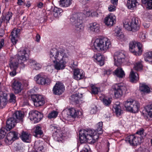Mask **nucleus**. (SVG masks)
I'll list each match as a JSON object with an SVG mask.
<instances>
[{
  "instance_id": "obj_17",
  "label": "nucleus",
  "mask_w": 152,
  "mask_h": 152,
  "mask_svg": "<svg viewBox=\"0 0 152 152\" xmlns=\"http://www.w3.org/2000/svg\"><path fill=\"white\" fill-rule=\"evenodd\" d=\"M17 120L12 115V116L8 119L6 122V130L7 131H9L13 128L18 123Z\"/></svg>"
},
{
  "instance_id": "obj_57",
  "label": "nucleus",
  "mask_w": 152,
  "mask_h": 152,
  "mask_svg": "<svg viewBox=\"0 0 152 152\" xmlns=\"http://www.w3.org/2000/svg\"><path fill=\"white\" fill-rule=\"evenodd\" d=\"M35 67V69L36 70H38L40 69L41 67L42 66L40 64L38 63H36L35 64L34 66Z\"/></svg>"
},
{
  "instance_id": "obj_43",
  "label": "nucleus",
  "mask_w": 152,
  "mask_h": 152,
  "mask_svg": "<svg viewBox=\"0 0 152 152\" xmlns=\"http://www.w3.org/2000/svg\"><path fill=\"white\" fill-rule=\"evenodd\" d=\"M70 100L72 102L75 104H78L79 98L77 94L72 95L70 98Z\"/></svg>"
},
{
  "instance_id": "obj_53",
  "label": "nucleus",
  "mask_w": 152,
  "mask_h": 152,
  "mask_svg": "<svg viewBox=\"0 0 152 152\" xmlns=\"http://www.w3.org/2000/svg\"><path fill=\"white\" fill-rule=\"evenodd\" d=\"M6 132L2 129L0 131V140L2 139L6 135Z\"/></svg>"
},
{
  "instance_id": "obj_40",
  "label": "nucleus",
  "mask_w": 152,
  "mask_h": 152,
  "mask_svg": "<svg viewBox=\"0 0 152 152\" xmlns=\"http://www.w3.org/2000/svg\"><path fill=\"white\" fill-rule=\"evenodd\" d=\"M63 12L62 10L60 8L55 7L53 10L54 16L56 17L61 15V13Z\"/></svg>"
},
{
  "instance_id": "obj_37",
  "label": "nucleus",
  "mask_w": 152,
  "mask_h": 152,
  "mask_svg": "<svg viewBox=\"0 0 152 152\" xmlns=\"http://www.w3.org/2000/svg\"><path fill=\"white\" fill-rule=\"evenodd\" d=\"M142 44L138 41H133L130 42L129 43V48H142Z\"/></svg>"
},
{
  "instance_id": "obj_29",
  "label": "nucleus",
  "mask_w": 152,
  "mask_h": 152,
  "mask_svg": "<svg viewBox=\"0 0 152 152\" xmlns=\"http://www.w3.org/2000/svg\"><path fill=\"white\" fill-rule=\"evenodd\" d=\"M113 110L118 116H119L123 113V111L121 109L119 104H115L113 106Z\"/></svg>"
},
{
  "instance_id": "obj_25",
  "label": "nucleus",
  "mask_w": 152,
  "mask_h": 152,
  "mask_svg": "<svg viewBox=\"0 0 152 152\" xmlns=\"http://www.w3.org/2000/svg\"><path fill=\"white\" fill-rule=\"evenodd\" d=\"M34 151L35 152H43L44 148L42 145V143L40 142L39 141H36L34 145Z\"/></svg>"
},
{
  "instance_id": "obj_42",
  "label": "nucleus",
  "mask_w": 152,
  "mask_h": 152,
  "mask_svg": "<svg viewBox=\"0 0 152 152\" xmlns=\"http://www.w3.org/2000/svg\"><path fill=\"white\" fill-rule=\"evenodd\" d=\"M136 134H137L136 136H139V137L141 138V140L146 135V134L144 132V130L143 129H141L137 131L136 133Z\"/></svg>"
},
{
  "instance_id": "obj_8",
  "label": "nucleus",
  "mask_w": 152,
  "mask_h": 152,
  "mask_svg": "<svg viewBox=\"0 0 152 152\" xmlns=\"http://www.w3.org/2000/svg\"><path fill=\"white\" fill-rule=\"evenodd\" d=\"M31 98L34 105L36 107L42 106L45 104L44 99L41 95L33 94L31 96Z\"/></svg>"
},
{
  "instance_id": "obj_35",
  "label": "nucleus",
  "mask_w": 152,
  "mask_h": 152,
  "mask_svg": "<svg viewBox=\"0 0 152 152\" xmlns=\"http://www.w3.org/2000/svg\"><path fill=\"white\" fill-rule=\"evenodd\" d=\"M140 0H128L126 4L127 6L129 9L135 6L136 4L138 3Z\"/></svg>"
},
{
  "instance_id": "obj_30",
  "label": "nucleus",
  "mask_w": 152,
  "mask_h": 152,
  "mask_svg": "<svg viewBox=\"0 0 152 152\" xmlns=\"http://www.w3.org/2000/svg\"><path fill=\"white\" fill-rule=\"evenodd\" d=\"M137 76H138V74L132 70L130 75V81L132 83L136 82L138 80Z\"/></svg>"
},
{
  "instance_id": "obj_51",
  "label": "nucleus",
  "mask_w": 152,
  "mask_h": 152,
  "mask_svg": "<svg viewBox=\"0 0 152 152\" xmlns=\"http://www.w3.org/2000/svg\"><path fill=\"white\" fill-rule=\"evenodd\" d=\"M91 92L92 94H96L98 93V88L95 86L93 85L91 86Z\"/></svg>"
},
{
  "instance_id": "obj_49",
  "label": "nucleus",
  "mask_w": 152,
  "mask_h": 152,
  "mask_svg": "<svg viewBox=\"0 0 152 152\" xmlns=\"http://www.w3.org/2000/svg\"><path fill=\"white\" fill-rule=\"evenodd\" d=\"M111 99L110 98H104L103 99V103L106 106L109 105L111 102Z\"/></svg>"
},
{
  "instance_id": "obj_54",
  "label": "nucleus",
  "mask_w": 152,
  "mask_h": 152,
  "mask_svg": "<svg viewBox=\"0 0 152 152\" xmlns=\"http://www.w3.org/2000/svg\"><path fill=\"white\" fill-rule=\"evenodd\" d=\"M116 6L111 4L110 5L108 8V10L110 12H113L115 10Z\"/></svg>"
},
{
  "instance_id": "obj_9",
  "label": "nucleus",
  "mask_w": 152,
  "mask_h": 152,
  "mask_svg": "<svg viewBox=\"0 0 152 152\" xmlns=\"http://www.w3.org/2000/svg\"><path fill=\"white\" fill-rule=\"evenodd\" d=\"M85 15L82 13H76L73 14L70 18L71 22L73 25L82 23V20L85 17Z\"/></svg>"
},
{
  "instance_id": "obj_39",
  "label": "nucleus",
  "mask_w": 152,
  "mask_h": 152,
  "mask_svg": "<svg viewBox=\"0 0 152 152\" xmlns=\"http://www.w3.org/2000/svg\"><path fill=\"white\" fill-rule=\"evenodd\" d=\"M34 133V135L36 137H40L41 135L43 134V132L41 129V128L39 126L36 127Z\"/></svg>"
},
{
  "instance_id": "obj_18",
  "label": "nucleus",
  "mask_w": 152,
  "mask_h": 152,
  "mask_svg": "<svg viewBox=\"0 0 152 152\" xmlns=\"http://www.w3.org/2000/svg\"><path fill=\"white\" fill-rule=\"evenodd\" d=\"M115 16L114 15L110 14L105 18L104 23L107 26H111L115 23Z\"/></svg>"
},
{
  "instance_id": "obj_61",
  "label": "nucleus",
  "mask_w": 152,
  "mask_h": 152,
  "mask_svg": "<svg viewBox=\"0 0 152 152\" xmlns=\"http://www.w3.org/2000/svg\"><path fill=\"white\" fill-rule=\"evenodd\" d=\"M111 2L112 5L116 6L118 4V0H111Z\"/></svg>"
},
{
  "instance_id": "obj_47",
  "label": "nucleus",
  "mask_w": 152,
  "mask_h": 152,
  "mask_svg": "<svg viewBox=\"0 0 152 152\" xmlns=\"http://www.w3.org/2000/svg\"><path fill=\"white\" fill-rule=\"evenodd\" d=\"M129 23L140 25L138 18L136 17H133L131 19V22Z\"/></svg>"
},
{
  "instance_id": "obj_52",
  "label": "nucleus",
  "mask_w": 152,
  "mask_h": 152,
  "mask_svg": "<svg viewBox=\"0 0 152 152\" xmlns=\"http://www.w3.org/2000/svg\"><path fill=\"white\" fill-rule=\"evenodd\" d=\"M93 50L96 51V50L99 52H101L102 53H104L105 52L107 49L106 48H93Z\"/></svg>"
},
{
  "instance_id": "obj_28",
  "label": "nucleus",
  "mask_w": 152,
  "mask_h": 152,
  "mask_svg": "<svg viewBox=\"0 0 152 152\" xmlns=\"http://www.w3.org/2000/svg\"><path fill=\"white\" fill-rule=\"evenodd\" d=\"M148 115L147 118L149 120L152 121V104H148L145 107Z\"/></svg>"
},
{
  "instance_id": "obj_59",
  "label": "nucleus",
  "mask_w": 152,
  "mask_h": 152,
  "mask_svg": "<svg viewBox=\"0 0 152 152\" xmlns=\"http://www.w3.org/2000/svg\"><path fill=\"white\" fill-rule=\"evenodd\" d=\"M29 62L30 65L31 66H34L35 64L36 63V62L34 60L30 59L29 60Z\"/></svg>"
},
{
  "instance_id": "obj_16",
  "label": "nucleus",
  "mask_w": 152,
  "mask_h": 152,
  "mask_svg": "<svg viewBox=\"0 0 152 152\" xmlns=\"http://www.w3.org/2000/svg\"><path fill=\"white\" fill-rule=\"evenodd\" d=\"M50 129L53 131V132H55V133H54V134L56 136L57 140L58 142H62L63 135L61 132L59 131V129H58V127L54 125H51Z\"/></svg>"
},
{
  "instance_id": "obj_64",
  "label": "nucleus",
  "mask_w": 152,
  "mask_h": 152,
  "mask_svg": "<svg viewBox=\"0 0 152 152\" xmlns=\"http://www.w3.org/2000/svg\"><path fill=\"white\" fill-rule=\"evenodd\" d=\"M80 152H89V150L86 147H85Z\"/></svg>"
},
{
  "instance_id": "obj_60",
  "label": "nucleus",
  "mask_w": 152,
  "mask_h": 152,
  "mask_svg": "<svg viewBox=\"0 0 152 152\" xmlns=\"http://www.w3.org/2000/svg\"><path fill=\"white\" fill-rule=\"evenodd\" d=\"M13 71L10 72V74L11 76L13 77L16 75V69H13Z\"/></svg>"
},
{
  "instance_id": "obj_27",
  "label": "nucleus",
  "mask_w": 152,
  "mask_h": 152,
  "mask_svg": "<svg viewBox=\"0 0 152 152\" xmlns=\"http://www.w3.org/2000/svg\"><path fill=\"white\" fill-rule=\"evenodd\" d=\"M99 28V25L96 23H91L90 24L89 29L91 31L98 33L100 31Z\"/></svg>"
},
{
  "instance_id": "obj_56",
  "label": "nucleus",
  "mask_w": 152,
  "mask_h": 152,
  "mask_svg": "<svg viewBox=\"0 0 152 152\" xmlns=\"http://www.w3.org/2000/svg\"><path fill=\"white\" fill-rule=\"evenodd\" d=\"M147 7L146 8H148L149 9H152V0L148 1L147 4Z\"/></svg>"
},
{
  "instance_id": "obj_6",
  "label": "nucleus",
  "mask_w": 152,
  "mask_h": 152,
  "mask_svg": "<svg viewBox=\"0 0 152 152\" xmlns=\"http://www.w3.org/2000/svg\"><path fill=\"white\" fill-rule=\"evenodd\" d=\"M112 89L114 91L115 97L118 98L122 96L123 92L126 90V88L125 86L121 84H115L112 86Z\"/></svg>"
},
{
  "instance_id": "obj_50",
  "label": "nucleus",
  "mask_w": 152,
  "mask_h": 152,
  "mask_svg": "<svg viewBox=\"0 0 152 152\" xmlns=\"http://www.w3.org/2000/svg\"><path fill=\"white\" fill-rule=\"evenodd\" d=\"M116 36L118 39H121L124 38V35L121 31H118L116 33Z\"/></svg>"
},
{
  "instance_id": "obj_33",
  "label": "nucleus",
  "mask_w": 152,
  "mask_h": 152,
  "mask_svg": "<svg viewBox=\"0 0 152 152\" xmlns=\"http://www.w3.org/2000/svg\"><path fill=\"white\" fill-rule=\"evenodd\" d=\"M142 48H129V50L136 56H139L142 52Z\"/></svg>"
},
{
  "instance_id": "obj_22",
  "label": "nucleus",
  "mask_w": 152,
  "mask_h": 152,
  "mask_svg": "<svg viewBox=\"0 0 152 152\" xmlns=\"http://www.w3.org/2000/svg\"><path fill=\"white\" fill-rule=\"evenodd\" d=\"M85 75L82 70L79 69H75L73 71V78L77 80H79L83 79Z\"/></svg>"
},
{
  "instance_id": "obj_34",
  "label": "nucleus",
  "mask_w": 152,
  "mask_h": 152,
  "mask_svg": "<svg viewBox=\"0 0 152 152\" xmlns=\"http://www.w3.org/2000/svg\"><path fill=\"white\" fill-rule=\"evenodd\" d=\"M72 1V0H60L59 1V4L61 7H68L70 5Z\"/></svg>"
},
{
  "instance_id": "obj_62",
  "label": "nucleus",
  "mask_w": 152,
  "mask_h": 152,
  "mask_svg": "<svg viewBox=\"0 0 152 152\" xmlns=\"http://www.w3.org/2000/svg\"><path fill=\"white\" fill-rule=\"evenodd\" d=\"M4 40L3 39H1L0 40V48H2L4 46Z\"/></svg>"
},
{
  "instance_id": "obj_24",
  "label": "nucleus",
  "mask_w": 152,
  "mask_h": 152,
  "mask_svg": "<svg viewBox=\"0 0 152 152\" xmlns=\"http://www.w3.org/2000/svg\"><path fill=\"white\" fill-rule=\"evenodd\" d=\"M12 116L15 118L18 123H22L23 121L24 114L21 111H16Z\"/></svg>"
},
{
  "instance_id": "obj_23",
  "label": "nucleus",
  "mask_w": 152,
  "mask_h": 152,
  "mask_svg": "<svg viewBox=\"0 0 152 152\" xmlns=\"http://www.w3.org/2000/svg\"><path fill=\"white\" fill-rule=\"evenodd\" d=\"M68 113L70 116L74 118L76 117L78 118L82 115L81 111L78 110H76L74 108L69 109L68 110Z\"/></svg>"
},
{
  "instance_id": "obj_45",
  "label": "nucleus",
  "mask_w": 152,
  "mask_h": 152,
  "mask_svg": "<svg viewBox=\"0 0 152 152\" xmlns=\"http://www.w3.org/2000/svg\"><path fill=\"white\" fill-rule=\"evenodd\" d=\"M12 14L11 12H8L5 16H4L3 21L6 22V23L9 22L12 16Z\"/></svg>"
},
{
  "instance_id": "obj_46",
  "label": "nucleus",
  "mask_w": 152,
  "mask_h": 152,
  "mask_svg": "<svg viewBox=\"0 0 152 152\" xmlns=\"http://www.w3.org/2000/svg\"><path fill=\"white\" fill-rule=\"evenodd\" d=\"M58 113L55 111H53L50 113L48 115V117L49 118H55L58 115Z\"/></svg>"
},
{
  "instance_id": "obj_32",
  "label": "nucleus",
  "mask_w": 152,
  "mask_h": 152,
  "mask_svg": "<svg viewBox=\"0 0 152 152\" xmlns=\"http://www.w3.org/2000/svg\"><path fill=\"white\" fill-rule=\"evenodd\" d=\"M0 99L3 102L1 103V104L6 105L7 102V94L2 91H0Z\"/></svg>"
},
{
  "instance_id": "obj_1",
  "label": "nucleus",
  "mask_w": 152,
  "mask_h": 152,
  "mask_svg": "<svg viewBox=\"0 0 152 152\" xmlns=\"http://www.w3.org/2000/svg\"><path fill=\"white\" fill-rule=\"evenodd\" d=\"M102 122L98 123L96 129L97 132L91 129H82L79 132V138L81 143H84L86 142L91 144H94L98 139L99 136L97 132H99L98 134H102Z\"/></svg>"
},
{
  "instance_id": "obj_48",
  "label": "nucleus",
  "mask_w": 152,
  "mask_h": 152,
  "mask_svg": "<svg viewBox=\"0 0 152 152\" xmlns=\"http://www.w3.org/2000/svg\"><path fill=\"white\" fill-rule=\"evenodd\" d=\"M16 97L13 93H11L10 94V98L9 100L10 103H15L16 102Z\"/></svg>"
},
{
  "instance_id": "obj_19",
  "label": "nucleus",
  "mask_w": 152,
  "mask_h": 152,
  "mask_svg": "<svg viewBox=\"0 0 152 152\" xmlns=\"http://www.w3.org/2000/svg\"><path fill=\"white\" fill-rule=\"evenodd\" d=\"M20 30V29H14L11 33V40L14 45L16 44L19 37Z\"/></svg>"
},
{
  "instance_id": "obj_26",
  "label": "nucleus",
  "mask_w": 152,
  "mask_h": 152,
  "mask_svg": "<svg viewBox=\"0 0 152 152\" xmlns=\"http://www.w3.org/2000/svg\"><path fill=\"white\" fill-rule=\"evenodd\" d=\"M114 75L120 78H123L125 77V74L122 68L121 67L117 68L113 72Z\"/></svg>"
},
{
  "instance_id": "obj_31",
  "label": "nucleus",
  "mask_w": 152,
  "mask_h": 152,
  "mask_svg": "<svg viewBox=\"0 0 152 152\" xmlns=\"http://www.w3.org/2000/svg\"><path fill=\"white\" fill-rule=\"evenodd\" d=\"M139 90L144 93H149L150 92V88L144 83L140 84Z\"/></svg>"
},
{
  "instance_id": "obj_38",
  "label": "nucleus",
  "mask_w": 152,
  "mask_h": 152,
  "mask_svg": "<svg viewBox=\"0 0 152 152\" xmlns=\"http://www.w3.org/2000/svg\"><path fill=\"white\" fill-rule=\"evenodd\" d=\"M144 58L146 61L152 62V51L145 53Z\"/></svg>"
},
{
  "instance_id": "obj_15",
  "label": "nucleus",
  "mask_w": 152,
  "mask_h": 152,
  "mask_svg": "<svg viewBox=\"0 0 152 152\" xmlns=\"http://www.w3.org/2000/svg\"><path fill=\"white\" fill-rule=\"evenodd\" d=\"M36 82L39 84L45 85L50 82V80L46 76L39 74L34 77Z\"/></svg>"
},
{
  "instance_id": "obj_63",
  "label": "nucleus",
  "mask_w": 152,
  "mask_h": 152,
  "mask_svg": "<svg viewBox=\"0 0 152 152\" xmlns=\"http://www.w3.org/2000/svg\"><path fill=\"white\" fill-rule=\"evenodd\" d=\"M18 1L17 2V4L18 5H21L24 4V3L23 2L24 0H18Z\"/></svg>"
},
{
  "instance_id": "obj_21",
  "label": "nucleus",
  "mask_w": 152,
  "mask_h": 152,
  "mask_svg": "<svg viewBox=\"0 0 152 152\" xmlns=\"http://www.w3.org/2000/svg\"><path fill=\"white\" fill-rule=\"evenodd\" d=\"M20 137L24 142L29 143L31 142V135L27 132L22 131L20 134Z\"/></svg>"
},
{
  "instance_id": "obj_2",
  "label": "nucleus",
  "mask_w": 152,
  "mask_h": 152,
  "mask_svg": "<svg viewBox=\"0 0 152 152\" xmlns=\"http://www.w3.org/2000/svg\"><path fill=\"white\" fill-rule=\"evenodd\" d=\"M29 53L28 48H21L18 50L17 54L14 58H11L9 65L11 69H16L19 64H22L27 60L26 55Z\"/></svg>"
},
{
  "instance_id": "obj_5",
  "label": "nucleus",
  "mask_w": 152,
  "mask_h": 152,
  "mask_svg": "<svg viewBox=\"0 0 152 152\" xmlns=\"http://www.w3.org/2000/svg\"><path fill=\"white\" fill-rule=\"evenodd\" d=\"M114 64L117 66H120L126 61L125 53L123 51H118L114 55Z\"/></svg>"
},
{
  "instance_id": "obj_36",
  "label": "nucleus",
  "mask_w": 152,
  "mask_h": 152,
  "mask_svg": "<svg viewBox=\"0 0 152 152\" xmlns=\"http://www.w3.org/2000/svg\"><path fill=\"white\" fill-rule=\"evenodd\" d=\"M94 58L99 62L100 66L104 64V58L100 54H96L94 56Z\"/></svg>"
},
{
  "instance_id": "obj_13",
  "label": "nucleus",
  "mask_w": 152,
  "mask_h": 152,
  "mask_svg": "<svg viewBox=\"0 0 152 152\" xmlns=\"http://www.w3.org/2000/svg\"><path fill=\"white\" fill-rule=\"evenodd\" d=\"M124 27L127 30L132 31H136L140 28V25L129 23V20L126 19L123 22Z\"/></svg>"
},
{
  "instance_id": "obj_3",
  "label": "nucleus",
  "mask_w": 152,
  "mask_h": 152,
  "mask_svg": "<svg viewBox=\"0 0 152 152\" xmlns=\"http://www.w3.org/2000/svg\"><path fill=\"white\" fill-rule=\"evenodd\" d=\"M50 61L53 63H56L54 65L55 68L57 70L64 69L66 62L63 60L64 56L61 54H59L57 50L52 49L50 51Z\"/></svg>"
},
{
  "instance_id": "obj_41",
  "label": "nucleus",
  "mask_w": 152,
  "mask_h": 152,
  "mask_svg": "<svg viewBox=\"0 0 152 152\" xmlns=\"http://www.w3.org/2000/svg\"><path fill=\"white\" fill-rule=\"evenodd\" d=\"M75 27V30L77 32H80L82 31L83 30V27L82 25V23H79V24L73 25Z\"/></svg>"
},
{
  "instance_id": "obj_55",
  "label": "nucleus",
  "mask_w": 152,
  "mask_h": 152,
  "mask_svg": "<svg viewBox=\"0 0 152 152\" xmlns=\"http://www.w3.org/2000/svg\"><path fill=\"white\" fill-rule=\"evenodd\" d=\"M96 107L95 106L92 107L90 111V113L91 114H95L96 113Z\"/></svg>"
},
{
  "instance_id": "obj_10",
  "label": "nucleus",
  "mask_w": 152,
  "mask_h": 152,
  "mask_svg": "<svg viewBox=\"0 0 152 152\" xmlns=\"http://www.w3.org/2000/svg\"><path fill=\"white\" fill-rule=\"evenodd\" d=\"M29 117L31 121H33L34 123L39 121L43 117V115L37 111L33 110L29 112Z\"/></svg>"
},
{
  "instance_id": "obj_14",
  "label": "nucleus",
  "mask_w": 152,
  "mask_h": 152,
  "mask_svg": "<svg viewBox=\"0 0 152 152\" xmlns=\"http://www.w3.org/2000/svg\"><path fill=\"white\" fill-rule=\"evenodd\" d=\"M64 90V87L62 83L57 82L53 87V91L54 94L59 95L61 94Z\"/></svg>"
},
{
  "instance_id": "obj_58",
  "label": "nucleus",
  "mask_w": 152,
  "mask_h": 152,
  "mask_svg": "<svg viewBox=\"0 0 152 152\" xmlns=\"http://www.w3.org/2000/svg\"><path fill=\"white\" fill-rule=\"evenodd\" d=\"M139 37L140 39L143 40L146 38V35L143 33H141L139 35Z\"/></svg>"
},
{
  "instance_id": "obj_20",
  "label": "nucleus",
  "mask_w": 152,
  "mask_h": 152,
  "mask_svg": "<svg viewBox=\"0 0 152 152\" xmlns=\"http://www.w3.org/2000/svg\"><path fill=\"white\" fill-rule=\"evenodd\" d=\"M13 91L15 94L20 93L23 89L21 83L18 81H15L12 84Z\"/></svg>"
},
{
  "instance_id": "obj_7",
  "label": "nucleus",
  "mask_w": 152,
  "mask_h": 152,
  "mask_svg": "<svg viewBox=\"0 0 152 152\" xmlns=\"http://www.w3.org/2000/svg\"><path fill=\"white\" fill-rule=\"evenodd\" d=\"M104 43H105V46H108L107 48H110L112 46L110 41L107 38L104 37L102 39L97 38L95 40L94 43V48H104Z\"/></svg>"
},
{
  "instance_id": "obj_12",
  "label": "nucleus",
  "mask_w": 152,
  "mask_h": 152,
  "mask_svg": "<svg viewBox=\"0 0 152 152\" xmlns=\"http://www.w3.org/2000/svg\"><path fill=\"white\" fill-rule=\"evenodd\" d=\"M141 138L139 137V136L131 135L126 138V141L131 145L134 146L140 144L142 141Z\"/></svg>"
},
{
  "instance_id": "obj_4",
  "label": "nucleus",
  "mask_w": 152,
  "mask_h": 152,
  "mask_svg": "<svg viewBox=\"0 0 152 152\" xmlns=\"http://www.w3.org/2000/svg\"><path fill=\"white\" fill-rule=\"evenodd\" d=\"M124 104L127 111L133 113L137 112L140 107L138 102L131 99H129L124 102Z\"/></svg>"
},
{
  "instance_id": "obj_44",
  "label": "nucleus",
  "mask_w": 152,
  "mask_h": 152,
  "mask_svg": "<svg viewBox=\"0 0 152 152\" xmlns=\"http://www.w3.org/2000/svg\"><path fill=\"white\" fill-rule=\"evenodd\" d=\"M134 69L137 71H140L142 69V65L140 62H138L134 64Z\"/></svg>"
},
{
  "instance_id": "obj_11",
  "label": "nucleus",
  "mask_w": 152,
  "mask_h": 152,
  "mask_svg": "<svg viewBox=\"0 0 152 152\" xmlns=\"http://www.w3.org/2000/svg\"><path fill=\"white\" fill-rule=\"evenodd\" d=\"M18 133L17 132L12 131L8 133L4 142L7 145H10L16 140L18 139Z\"/></svg>"
}]
</instances>
